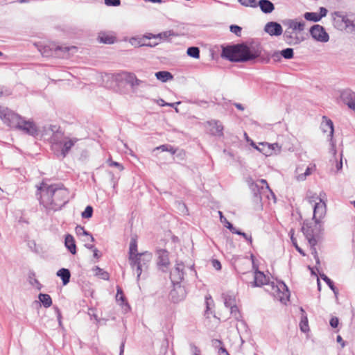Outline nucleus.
Segmentation results:
<instances>
[{"label": "nucleus", "instance_id": "nucleus-1", "mask_svg": "<svg viewBox=\"0 0 355 355\" xmlns=\"http://www.w3.org/2000/svg\"><path fill=\"white\" fill-rule=\"evenodd\" d=\"M40 204L47 211L60 210L69 201V191L61 184H51L42 182L38 187Z\"/></svg>", "mask_w": 355, "mask_h": 355}, {"label": "nucleus", "instance_id": "nucleus-2", "mask_svg": "<svg viewBox=\"0 0 355 355\" xmlns=\"http://www.w3.org/2000/svg\"><path fill=\"white\" fill-rule=\"evenodd\" d=\"M0 119L9 127L19 129L28 135L35 137L38 134V129L33 121H26L19 114L1 105Z\"/></svg>", "mask_w": 355, "mask_h": 355}, {"label": "nucleus", "instance_id": "nucleus-3", "mask_svg": "<svg viewBox=\"0 0 355 355\" xmlns=\"http://www.w3.org/2000/svg\"><path fill=\"white\" fill-rule=\"evenodd\" d=\"M221 55L231 62H247L257 58L259 53L252 51L246 44H241L224 47Z\"/></svg>", "mask_w": 355, "mask_h": 355}, {"label": "nucleus", "instance_id": "nucleus-4", "mask_svg": "<svg viewBox=\"0 0 355 355\" xmlns=\"http://www.w3.org/2000/svg\"><path fill=\"white\" fill-rule=\"evenodd\" d=\"M266 284L268 288L266 290L274 296L275 298L279 300L282 303H286L289 297V291L286 284L281 282L277 284L272 282L267 284V277L263 272L256 271L254 276V282H252V286H261Z\"/></svg>", "mask_w": 355, "mask_h": 355}, {"label": "nucleus", "instance_id": "nucleus-5", "mask_svg": "<svg viewBox=\"0 0 355 355\" xmlns=\"http://www.w3.org/2000/svg\"><path fill=\"white\" fill-rule=\"evenodd\" d=\"M62 137V133L61 132L57 131L51 137V142L52 144V148L57 154V155L61 156L62 158H64L69 153L71 148L78 141V139L65 138L64 140L60 141L59 139Z\"/></svg>", "mask_w": 355, "mask_h": 355}, {"label": "nucleus", "instance_id": "nucleus-6", "mask_svg": "<svg viewBox=\"0 0 355 355\" xmlns=\"http://www.w3.org/2000/svg\"><path fill=\"white\" fill-rule=\"evenodd\" d=\"M152 258V253L146 251L137 254V261L135 263H133V260L130 261V265L133 270H135L138 279L142 272L148 268V264Z\"/></svg>", "mask_w": 355, "mask_h": 355}, {"label": "nucleus", "instance_id": "nucleus-7", "mask_svg": "<svg viewBox=\"0 0 355 355\" xmlns=\"http://www.w3.org/2000/svg\"><path fill=\"white\" fill-rule=\"evenodd\" d=\"M333 25L339 31H345L348 33L350 19L343 12L337 11L332 14Z\"/></svg>", "mask_w": 355, "mask_h": 355}, {"label": "nucleus", "instance_id": "nucleus-8", "mask_svg": "<svg viewBox=\"0 0 355 355\" xmlns=\"http://www.w3.org/2000/svg\"><path fill=\"white\" fill-rule=\"evenodd\" d=\"M339 98L349 109L355 112V92L349 88L339 91Z\"/></svg>", "mask_w": 355, "mask_h": 355}, {"label": "nucleus", "instance_id": "nucleus-9", "mask_svg": "<svg viewBox=\"0 0 355 355\" xmlns=\"http://www.w3.org/2000/svg\"><path fill=\"white\" fill-rule=\"evenodd\" d=\"M310 35L318 42H327L329 40V35L322 26L315 24L310 28Z\"/></svg>", "mask_w": 355, "mask_h": 355}, {"label": "nucleus", "instance_id": "nucleus-10", "mask_svg": "<svg viewBox=\"0 0 355 355\" xmlns=\"http://www.w3.org/2000/svg\"><path fill=\"white\" fill-rule=\"evenodd\" d=\"M321 127L323 130V132H329V141L331 143V151L334 155L336 154V144L334 141V123L333 121L328 119L327 116L322 117V121L321 123Z\"/></svg>", "mask_w": 355, "mask_h": 355}, {"label": "nucleus", "instance_id": "nucleus-11", "mask_svg": "<svg viewBox=\"0 0 355 355\" xmlns=\"http://www.w3.org/2000/svg\"><path fill=\"white\" fill-rule=\"evenodd\" d=\"M156 255L159 268L163 272H166L170 266L168 252L164 249H158L156 250Z\"/></svg>", "mask_w": 355, "mask_h": 355}, {"label": "nucleus", "instance_id": "nucleus-12", "mask_svg": "<svg viewBox=\"0 0 355 355\" xmlns=\"http://www.w3.org/2000/svg\"><path fill=\"white\" fill-rule=\"evenodd\" d=\"M184 265L182 262H177L170 274V278L173 284H180L184 279Z\"/></svg>", "mask_w": 355, "mask_h": 355}, {"label": "nucleus", "instance_id": "nucleus-13", "mask_svg": "<svg viewBox=\"0 0 355 355\" xmlns=\"http://www.w3.org/2000/svg\"><path fill=\"white\" fill-rule=\"evenodd\" d=\"M205 126L211 135L221 137L223 135V126L220 121L212 119L205 123Z\"/></svg>", "mask_w": 355, "mask_h": 355}, {"label": "nucleus", "instance_id": "nucleus-14", "mask_svg": "<svg viewBox=\"0 0 355 355\" xmlns=\"http://www.w3.org/2000/svg\"><path fill=\"white\" fill-rule=\"evenodd\" d=\"M326 211L325 202L321 198H319V202H315L313 207V219L315 220V225H318L320 220L324 217Z\"/></svg>", "mask_w": 355, "mask_h": 355}, {"label": "nucleus", "instance_id": "nucleus-15", "mask_svg": "<svg viewBox=\"0 0 355 355\" xmlns=\"http://www.w3.org/2000/svg\"><path fill=\"white\" fill-rule=\"evenodd\" d=\"M283 37L286 43L288 45H297L302 41V39L298 37L295 31L288 28L285 30Z\"/></svg>", "mask_w": 355, "mask_h": 355}, {"label": "nucleus", "instance_id": "nucleus-16", "mask_svg": "<svg viewBox=\"0 0 355 355\" xmlns=\"http://www.w3.org/2000/svg\"><path fill=\"white\" fill-rule=\"evenodd\" d=\"M264 31L270 36H279L283 33L282 26L275 21L268 22L264 27Z\"/></svg>", "mask_w": 355, "mask_h": 355}, {"label": "nucleus", "instance_id": "nucleus-17", "mask_svg": "<svg viewBox=\"0 0 355 355\" xmlns=\"http://www.w3.org/2000/svg\"><path fill=\"white\" fill-rule=\"evenodd\" d=\"M302 231L310 245H317V239L315 238V235L314 234L313 228L309 225V224L304 223Z\"/></svg>", "mask_w": 355, "mask_h": 355}, {"label": "nucleus", "instance_id": "nucleus-18", "mask_svg": "<svg viewBox=\"0 0 355 355\" xmlns=\"http://www.w3.org/2000/svg\"><path fill=\"white\" fill-rule=\"evenodd\" d=\"M250 189L251 191L254 193V197L257 198L259 200H261V195L263 193H266V191H261V185L257 182H254L252 178H248L246 180Z\"/></svg>", "mask_w": 355, "mask_h": 355}, {"label": "nucleus", "instance_id": "nucleus-19", "mask_svg": "<svg viewBox=\"0 0 355 355\" xmlns=\"http://www.w3.org/2000/svg\"><path fill=\"white\" fill-rule=\"evenodd\" d=\"M121 79H124L132 87L139 86L141 81L137 78L135 75L132 73L123 72L118 75Z\"/></svg>", "mask_w": 355, "mask_h": 355}, {"label": "nucleus", "instance_id": "nucleus-20", "mask_svg": "<svg viewBox=\"0 0 355 355\" xmlns=\"http://www.w3.org/2000/svg\"><path fill=\"white\" fill-rule=\"evenodd\" d=\"M138 254L137 239L132 237L129 248V261L133 260V263H135L137 261V254Z\"/></svg>", "mask_w": 355, "mask_h": 355}, {"label": "nucleus", "instance_id": "nucleus-21", "mask_svg": "<svg viewBox=\"0 0 355 355\" xmlns=\"http://www.w3.org/2000/svg\"><path fill=\"white\" fill-rule=\"evenodd\" d=\"M286 24L288 26V29H291L296 32L302 31L305 27V23L304 21H296L293 19H289L286 21Z\"/></svg>", "mask_w": 355, "mask_h": 355}, {"label": "nucleus", "instance_id": "nucleus-22", "mask_svg": "<svg viewBox=\"0 0 355 355\" xmlns=\"http://www.w3.org/2000/svg\"><path fill=\"white\" fill-rule=\"evenodd\" d=\"M259 6L261 11L266 14L271 13L275 9L274 4L269 0H260Z\"/></svg>", "mask_w": 355, "mask_h": 355}, {"label": "nucleus", "instance_id": "nucleus-23", "mask_svg": "<svg viewBox=\"0 0 355 355\" xmlns=\"http://www.w3.org/2000/svg\"><path fill=\"white\" fill-rule=\"evenodd\" d=\"M64 245L71 254H75L76 253V246L73 236L71 234L66 235Z\"/></svg>", "mask_w": 355, "mask_h": 355}, {"label": "nucleus", "instance_id": "nucleus-24", "mask_svg": "<svg viewBox=\"0 0 355 355\" xmlns=\"http://www.w3.org/2000/svg\"><path fill=\"white\" fill-rule=\"evenodd\" d=\"M116 300L118 302H121V305L124 306L125 311H128L130 309V306L125 300V298L123 295V291L120 286L116 287Z\"/></svg>", "mask_w": 355, "mask_h": 355}, {"label": "nucleus", "instance_id": "nucleus-25", "mask_svg": "<svg viewBox=\"0 0 355 355\" xmlns=\"http://www.w3.org/2000/svg\"><path fill=\"white\" fill-rule=\"evenodd\" d=\"M57 275L62 279L63 285L67 284L70 281L71 273L68 269H66V268L60 269L57 272Z\"/></svg>", "mask_w": 355, "mask_h": 355}, {"label": "nucleus", "instance_id": "nucleus-26", "mask_svg": "<svg viewBox=\"0 0 355 355\" xmlns=\"http://www.w3.org/2000/svg\"><path fill=\"white\" fill-rule=\"evenodd\" d=\"M316 169L315 164H310L305 169L303 173V175H301L297 177V181L301 182L304 181L306 179L308 176H309L313 171Z\"/></svg>", "mask_w": 355, "mask_h": 355}, {"label": "nucleus", "instance_id": "nucleus-27", "mask_svg": "<svg viewBox=\"0 0 355 355\" xmlns=\"http://www.w3.org/2000/svg\"><path fill=\"white\" fill-rule=\"evenodd\" d=\"M156 78L161 80L163 83H166L168 80H172L173 76V75L166 71H161L155 73Z\"/></svg>", "mask_w": 355, "mask_h": 355}, {"label": "nucleus", "instance_id": "nucleus-28", "mask_svg": "<svg viewBox=\"0 0 355 355\" xmlns=\"http://www.w3.org/2000/svg\"><path fill=\"white\" fill-rule=\"evenodd\" d=\"M228 230H230L231 231V232L233 233V234H236L242 236L250 244L252 243V236L250 235H248V234H245V232H243L236 229L232 225V224H229Z\"/></svg>", "mask_w": 355, "mask_h": 355}, {"label": "nucleus", "instance_id": "nucleus-29", "mask_svg": "<svg viewBox=\"0 0 355 355\" xmlns=\"http://www.w3.org/2000/svg\"><path fill=\"white\" fill-rule=\"evenodd\" d=\"M38 298L45 308H48L51 306L52 300L49 295L40 293Z\"/></svg>", "mask_w": 355, "mask_h": 355}, {"label": "nucleus", "instance_id": "nucleus-30", "mask_svg": "<svg viewBox=\"0 0 355 355\" xmlns=\"http://www.w3.org/2000/svg\"><path fill=\"white\" fill-rule=\"evenodd\" d=\"M75 232L78 236H86L89 237L91 241H94L93 236L85 230L83 226L77 225L75 228Z\"/></svg>", "mask_w": 355, "mask_h": 355}, {"label": "nucleus", "instance_id": "nucleus-31", "mask_svg": "<svg viewBox=\"0 0 355 355\" xmlns=\"http://www.w3.org/2000/svg\"><path fill=\"white\" fill-rule=\"evenodd\" d=\"M268 146H270L269 143L261 142L258 144L257 150L267 157L270 156V150Z\"/></svg>", "mask_w": 355, "mask_h": 355}, {"label": "nucleus", "instance_id": "nucleus-32", "mask_svg": "<svg viewBox=\"0 0 355 355\" xmlns=\"http://www.w3.org/2000/svg\"><path fill=\"white\" fill-rule=\"evenodd\" d=\"M223 300L226 307L230 308L236 304V297L234 295L224 294Z\"/></svg>", "mask_w": 355, "mask_h": 355}, {"label": "nucleus", "instance_id": "nucleus-33", "mask_svg": "<svg viewBox=\"0 0 355 355\" xmlns=\"http://www.w3.org/2000/svg\"><path fill=\"white\" fill-rule=\"evenodd\" d=\"M94 270L95 271V275L102 279H104V280H108L109 278H110V275L109 273L107 272V271H105L104 270L100 268L98 266H96L95 268L94 269Z\"/></svg>", "mask_w": 355, "mask_h": 355}, {"label": "nucleus", "instance_id": "nucleus-34", "mask_svg": "<svg viewBox=\"0 0 355 355\" xmlns=\"http://www.w3.org/2000/svg\"><path fill=\"white\" fill-rule=\"evenodd\" d=\"M98 40L104 44H113L115 41V37L112 35L102 33L98 35Z\"/></svg>", "mask_w": 355, "mask_h": 355}, {"label": "nucleus", "instance_id": "nucleus-35", "mask_svg": "<svg viewBox=\"0 0 355 355\" xmlns=\"http://www.w3.org/2000/svg\"><path fill=\"white\" fill-rule=\"evenodd\" d=\"M304 17L307 21L318 22L320 21V17L319 16V14L317 12H305L304 15Z\"/></svg>", "mask_w": 355, "mask_h": 355}, {"label": "nucleus", "instance_id": "nucleus-36", "mask_svg": "<svg viewBox=\"0 0 355 355\" xmlns=\"http://www.w3.org/2000/svg\"><path fill=\"white\" fill-rule=\"evenodd\" d=\"M187 53L189 56L198 59L200 58V49L198 47L191 46L187 49Z\"/></svg>", "mask_w": 355, "mask_h": 355}, {"label": "nucleus", "instance_id": "nucleus-37", "mask_svg": "<svg viewBox=\"0 0 355 355\" xmlns=\"http://www.w3.org/2000/svg\"><path fill=\"white\" fill-rule=\"evenodd\" d=\"M269 149L270 150V156L273 155H277L279 153H280L281 150H282V146H279L277 143H273V144H270L269 143Z\"/></svg>", "mask_w": 355, "mask_h": 355}, {"label": "nucleus", "instance_id": "nucleus-38", "mask_svg": "<svg viewBox=\"0 0 355 355\" xmlns=\"http://www.w3.org/2000/svg\"><path fill=\"white\" fill-rule=\"evenodd\" d=\"M257 182H258L261 186V191H266V192H269L272 196V197L275 198V194L272 193V191L270 189L266 180L261 179V180H259Z\"/></svg>", "mask_w": 355, "mask_h": 355}, {"label": "nucleus", "instance_id": "nucleus-39", "mask_svg": "<svg viewBox=\"0 0 355 355\" xmlns=\"http://www.w3.org/2000/svg\"><path fill=\"white\" fill-rule=\"evenodd\" d=\"M320 276L327 283V284L334 291V293L336 294L337 291L336 287L334 286V282L324 274H320Z\"/></svg>", "mask_w": 355, "mask_h": 355}, {"label": "nucleus", "instance_id": "nucleus-40", "mask_svg": "<svg viewBox=\"0 0 355 355\" xmlns=\"http://www.w3.org/2000/svg\"><path fill=\"white\" fill-rule=\"evenodd\" d=\"M155 150H162V151H168L170 152L172 155H174L176 153L177 150L173 148L171 146L168 144L161 145L157 148H155Z\"/></svg>", "mask_w": 355, "mask_h": 355}, {"label": "nucleus", "instance_id": "nucleus-41", "mask_svg": "<svg viewBox=\"0 0 355 355\" xmlns=\"http://www.w3.org/2000/svg\"><path fill=\"white\" fill-rule=\"evenodd\" d=\"M281 55L285 59H291L293 58V49L291 48H287L281 51Z\"/></svg>", "mask_w": 355, "mask_h": 355}, {"label": "nucleus", "instance_id": "nucleus-42", "mask_svg": "<svg viewBox=\"0 0 355 355\" xmlns=\"http://www.w3.org/2000/svg\"><path fill=\"white\" fill-rule=\"evenodd\" d=\"M92 214L93 208L91 206H87L81 215L83 218H89L92 216Z\"/></svg>", "mask_w": 355, "mask_h": 355}, {"label": "nucleus", "instance_id": "nucleus-43", "mask_svg": "<svg viewBox=\"0 0 355 355\" xmlns=\"http://www.w3.org/2000/svg\"><path fill=\"white\" fill-rule=\"evenodd\" d=\"M239 2L244 6L254 8L257 6L255 0H238Z\"/></svg>", "mask_w": 355, "mask_h": 355}, {"label": "nucleus", "instance_id": "nucleus-44", "mask_svg": "<svg viewBox=\"0 0 355 355\" xmlns=\"http://www.w3.org/2000/svg\"><path fill=\"white\" fill-rule=\"evenodd\" d=\"M300 329L303 332H306L309 330L308 320L306 317L302 319L300 324Z\"/></svg>", "mask_w": 355, "mask_h": 355}, {"label": "nucleus", "instance_id": "nucleus-45", "mask_svg": "<svg viewBox=\"0 0 355 355\" xmlns=\"http://www.w3.org/2000/svg\"><path fill=\"white\" fill-rule=\"evenodd\" d=\"M231 314L236 319L239 320L241 318V313L238 309V307L235 304L234 306L230 308Z\"/></svg>", "mask_w": 355, "mask_h": 355}, {"label": "nucleus", "instance_id": "nucleus-46", "mask_svg": "<svg viewBox=\"0 0 355 355\" xmlns=\"http://www.w3.org/2000/svg\"><path fill=\"white\" fill-rule=\"evenodd\" d=\"M175 35L174 33L172 31H165L157 35V38L166 40L170 36Z\"/></svg>", "mask_w": 355, "mask_h": 355}, {"label": "nucleus", "instance_id": "nucleus-47", "mask_svg": "<svg viewBox=\"0 0 355 355\" xmlns=\"http://www.w3.org/2000/svg\"><path fill=\"white\" fill-rule=\"evenodd\" d=\"M291 240L292 241L293 245L295 246V249L303 256L305 255V253L304 251L298 246V244L297 243V240L295 238H294L293 234H292L291 236Z\"/></svg>", "mask_w": 355, "mask_h": 355}, {"label": "nucleus", "instance_id": "nucleus-48", "mask_svg": "<svg viewBox=\"0 0 355 355\" xmlns=\"http://www.w3.org/2000/svg\"><path fill=\"white\" fill-rule=\"evenodd\" d=\"M211 345L215 349H218V350H220V348L224 347L223 342L218 339H213L211 340Z\"/></svg>", "mask_w": 355, "mask_h": 355}, {"label": "nucleus", "instance_id": "nucleus-49", "mask_svg": "<svg viewBox=\"0 0 355 355\" xmlns=\"http://www.w3.org/2000/svg\"><path fill=\"white\" fill-rule=\"evenodd\" d=\"M311 254L313 256L314 259L315 260L316 264L319 265L320 263V259L318 254V252L315 248V245H311Z\"/></svg>", "mask_w": 355, "mask_h": 355}, {"label": "nucleus", "instance_id": "nucleus-50", "mask_svg": "<svg viewBox=\"0 0 355 355\" xmlns=\"http://www.w3.org/2000/svg\"><path fill=\"white\" fill-rule=\"evenodd\" d=\"M230 31L236 35H240L241 33V28L237 25H231Z\"/></svg>", "mask_w": 355, "mask_h": 355}, {"label": "nucleus", "instance_id": "nucleus-51", "mask_svg": "<svg viewBox=\"0 0 355 355\" xmlns=\"http://www.w3.org/2000/svg\"><path fill=\"white\" fill-rule=\"evenodd\" d=\"M105 3L110 6H118L121 4L120 0H104Z\"/></svg>", "mask_w": 355, "mask_h": 355}, {"label": "nucleus", "instance_id": "nucleus-52", "mask_svg": "<svg viewBox=\"0 0 355 355\" xmlns=\"http://www.w3.org/2000/svg\"><path fill=\"white\" fill-rule=\"evenodd\" d=\"M303 173H304V166H297L295 171V179L297 180V177L301 175H303Z\"/></svg>", "mask_w": 355, "mask_h": 355}, {"label": "nucleus", "instance_id": "nucleus-53", "mask_svg": "<svg viewBox=\"0 0 355 355\" xmlns=\"http://www.w3.org/2000/svg\"><path fill=\"white\" fill-rule=\"evenodd\" d=\"M218 214L220 216V219L221 223H223L225 225V226L228 229L229 224H232V223H230L227 220V218L223 216L222 211H219Z\"/></svg>", "mask_w": 355, "mask_h": 355}, {"label": "nucleus", "instance_id": "nucleus-54", "mask_svg": "<svg viewBox=\"0 0 355 355\" xmlns=\"http://www.w3.org/2000/svg\"><path fill=\"white\" fill-rule=\"evenodd\" d=\"M348 33L355 34V19L354 20L350 19Z\"/></svg>", "mask_w": 355, "mask_h": 355}, {"label": "nucleus", "instance_id": "nucleus-55", "mask_svg": "<svg viewBox=\"0 0 355 355\" xmlns=\"http://www.w3.org/2000/svg\"><path fill=\"white\" fill-rule=\"evenodd\" d=\"M330 325L333 328H336L338 325V319L336 317H334L330 320Z\"/></svg>", "mask_w": 355, "mask_h": 355}, {"label": "nucleus", "instance_id": "nucleus-56", "mask_svg": "<svg viewBox=\"0 0 355 355\" xmlns=\"http://www.w3.org/2000/svg\"><path fill=\"white\" fill-rule=\"evenodd\" d=\"M30 283H31L33 286H35L38 290H40V289H41V288H42V285H41V284H40V283L38 282V280H37V279H33L31 280V281H30Z\"/></svg>", "mask_w": 355, "mask_h": 355}, {"label": "nucleus", "instance_id": "nucleus-57", "mask_svg": "<svg viewBox=\"0 0 355 355\" xmlns=\"http://www.w3.org/2000/svg\"><path fill=\"white\" fill-rule=\"evenodd\" d=\"M281 51H275L272 55V58L274 59L275 61H279L281 60Z\"/></svg>", "mask_w": 355, "mask_h": 355}, {"label": "nucleus", "instance_id": "nucleus-58", "mask_svg": "<svg viewBox=\"0 0 355 355\" xmlns=\"http://www.w3.org/2000/svg\"><path fill=\"white\" fill-rule=\"evenodd\" d=\"M109 164L111 166H116V167L119 168V169L120 171L123 170V166L121 164H119V162H114V161H110Z\"/></svg>", "mask_w": 355, "mask_h": 355}, {"label": "nucleus", "instance_id": "nucleus-59", "mask_svg": "<svg viewBox=\"0 0 355 355\" xmlns=\"http://www.w3.org/2000/svg\"><path fill=\"white\" fill-rule=\"evenodd\" d=\"M318 14H319L320 19H322V17H324L327 15V10L324 7H320V13H318Z\"/></svg>", "mask_w": 355, "mask_h": 355}, {"label": "nucleus", "instance_id": "nucleus-60", "mask_svg": "<svg viewBox=\"0 0 355 355\" xmlns=\"http://www.w3.org/2000/svg\"><path fill=\"white\" fill-rule=\"evenodd\" d=\"M218 355H230L227 349L223 347L220 348V350L218 351Z\"/></svg>", "mask_w": 355, "mask_h": 355}, {"label": "nucleus", "instance_id": "nucleus-61", "mask_svg": "<svg viewBox=\"0 0 355 355\" xmlns=\"http://www.w3.org/2000/svg\"><path fill=\"white\" fill-rule=\"evenodd\" d=\"M71 49H75V47L74 46H71V47H64V48H62L61 46H58L55 49V50L62 51L64 49L65 51H69Z\"/></svg>", "mask_w": 355, "mask_h": 355}, {"label": "nucleus", "instance_id": "nucleus-62", "mask_svg": "<svg viewBox=\"0 0 355 355\" xmlns=\"http://www.w3.org/2000/svg\"><path fill=\"white\" fill-rule=\"evenodd\" d=\"M214 266L216 269H218V270H220V268H221L220 263L218 261H217V260H214Z\"/></svg>", "mask_w": 355, "mask_h": 355}, {"label": "nucleus", "instance_id": "nucleus-63", "mask_svg": "<svg viewBox=\"0 0 355 355\" xmlns=\"http://www.w3.org/2000/svg\"><path fill=\"white\" fill-rule=\"evenodd\" d=\"M125 343L122 342L120 346V353L119 355H123L124 352Z\"/></svg>", "mask_w": 355, "mask_h": 355}, {"label": "nucleus", "instance_id": "nucleus-64", "mask_svg": "<svg viewBox=\"0 0 355 355\" xmlns=\"http://www.w3.org/2000/svg\"><path fill=\"white\" fill-rule=\"evenodd\" d=\"M234 105H235V107H236L237 109H239V110H241V111L244 110V107L243 106V105H241V104H240V103H234Z\"/></svg>", "mask_w": 355, "mask_h": 355}]
</instances>
